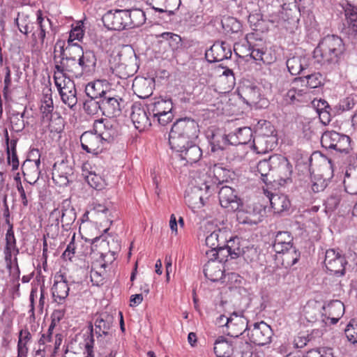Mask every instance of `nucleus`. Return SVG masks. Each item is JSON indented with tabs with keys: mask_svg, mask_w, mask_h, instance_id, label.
I'll return each mask as SVG.
<instances>
[{
	"mask_svg": "<svg viewBox=\"0 0 357 357\" xmlns=\"http://www.w3.org/2000/svg\"><path fill=\"white\" fill-rule=\"evenodd\" d=\"M345 51L342 39L335 35L325 36L313 51L314 62L324 66H334L339 63Z\"/></svg>",
	"mask_w": 357,
	"mask_h": 357,
	"instance_id": "f257e3e1",
	"label": "nucleus"
},
{
	"mask_svg": "<svg viewBox=\"0 0 357 357\" xmlns=\"http://www.w3.org/2000/svg\"><path fill=\"white\" fill-rule=\"evenodd\" d=\"M6 241L5 260L11 278V287L10 291L13 298H20V271L15 257L19 253V250L15 245L16 241L12 225H10L9 229L7 231Z\"/></svg>",
	"mask_w": 357,
	"mask_h": 357,
	"instance_id": "f03ea898",
	"label": "nucleus"
},
{
	"mask_svg": "<svg viewBox=\"0 0 357 357\" xmlns=\"http://www.w3.org/2000/svg\"><path fill=\"white\" fill-rule=\"evenodd\" d=\"M36 15V22L28 23L24 27V34L26 36L28 45H30L32 52H37L40 50L43 45L47 29L51 28L52 26L50 19L43 17L40 10H37Z\"/></svg>",
	"mask_w": 357,
	"mask_h": 357,
	"instance_id": "7ed1b4c3",
	"label": "nucleus"
},
{
	"mask_svg": "<svg viewBox=\"0 0 357 357\" xmlns=\"http://www.w3.org/2000/svg\"><path fill=\"white\" fill-rule=\"evenodd\" d=\"M173 102L171 98H159L148 104V111L153 121L162 126L171 123L174 119Z\"/></svg>",
	"mask_w": 357,
	"mask_h": 357,
	"instance_id": "20e7f679",
	"label": "nucleus"
},
{
	"mask_svg": "<svg viewBox=\"0 0 357 357\" xmlns=\"http://www.w3.org/2000/svg\"><path fill=\"white\" fill-rule=\"evenodd\" d=\"M351 139L349 136L335 131H326L321 137L323 148L331 149L340 153H349Z\"/></svg>",
	"mask_w": 357,
	"mask_h": 357,
	"instance_id": "39448f33",
	"label": "nucleus"
},
{
	"mask_svg": "<svg viewBox=\"0 0 357 357\" xmlns=\"http://www.w3.org/2000/svg\"><path fill=\"white\" fill-rule=\"evenodd\" d=\"M114 323V317L107 313L102 312L96 314L95 317V333L97 336L98 341L102 343L103 347L104 340L109 342L113 339L112 326Z\"/></svg>",
	"mask_w": 357,
	"mask_h": 357,
	"instance_id": "423d86ee",
	"label": "nucleus"
},
{
	"mask_svg": "<svg viewBox=\"0 0 357 357\" xmlns=\"http://www.w3.org/2000/svg\"><path fill=\"white\" fill-rule=\"evenodd\" d=\"M54 79L61 100L72 109L77 102V91L74 82L69 78L60 77L56 75H54Z\"/></svg>",
	"mask_w": 357,
	"mask_h": 357,
	"instance_id": "0eeeda50",
	"label": "nucleus"
},
{
	"mask_svg": "<svg viewBox=\"0 0 357 357\" xmlns=\"http://www.w3.org/2000/svg\"><path fill=\"white\" fill-rule=\"evenodd\" d=\"M273 171L272 177L277 178L280 185L292 182L293 167L287 158L281 155H272Z\"/></svg>",
	"mask_w": 357,
	"mask_h": 357,
	"instance_id": "6e6552de",
	"label": "nucleus"
},
{
	"mask_svg": "<svg viewBox=\"0 0 357 357\" xmlns=\"http://www.w3.org/2000/svg\"><path fill=\"white\" fill-rule=\"evenodd\" d=\"M324 264L328 271L340 277L345 274L347 261L339 252H336L334 249H329L326 252Z\"/></svg>",
	"mask_w": 357,
	"mask_h": 357,
	"instance_id": "1a4fd4ad",
	"label": "nucleus"
},
{
	"mask_svg": "<svg viewBox=\"0 0 357 357\" xmlns=\"http://www.w3.org/2000/svg\"><path fill=\"white\" fill-rule=\"evenodd\" d=\"M93 130L102 141L107 142H112L119 135L118 125L112 118L96 120Z\"/></svg>",
	"mask_w": 357,
	"mask_h": 357,
	"instance_id": "9d476101",
	"label": "nucleus"
},
{
	"mask_svg": "<svg viewBox=\"0 0 357 357\" xmlns=\"http://www.w3.org/2000/svg\"><path fill=\"white\" fill-rule=\"evenodd\" d=\"M212 186L209 182L204 180L201 185L193 186L190 192H188L185 198L188 202L193 205L194 207L200 208L205 204L211 194Z\"/></svg>",
	"mask_w": 357,
	"mask_h": 357,
	"instance_id": "9b49d317",
	"label": "nucleus"
},
{
	"mask_svg": "<svg viewBox=\"0 0 357 357\" xmlns=\"http://www.w3.org/2000/svg\"><path fill=\"white\" fill-rule=\"evenodd\" d=\"M248 333L250 340L259 346H264L270 344L273 335V331L269 325L264 321L256 322L253 328Z\"/></svg>",
	"mask_w": 357,
	"mask_h": 357,
	"instance_id": "f8f14e48",
	"label": "nucleus"
},
{
	"mask_svg": "<svg viewBox=\"0 0 357 357\" xmlns=\"http://www.w3.org/2000/svg\"><path fill=\"white\" fill-rule=\"evenodd\" d=\"M102 21L109 30L121 31L128 29L126 10H110L103 15Z\"/></svg>",
	"mask_w": 357,
	"mask_h": 357,
	"instance_id": "ddd939ff",
	"label": "nucleus"
},
{
	"mask_svg": "<svg viewBox=\"0 0 357 357\" xmlns=\"http://www.w3.org/2000/svg\"><path fill=\"white\" fill-rule=\"evenodd\" d=\"M123 102V99L115 96L114 91L110 90L105 97L100 100L101 112L103 115L109 118L119 116L121 113Z\"/></svg>",
	"mask_w": 357,
	"mask_h": 357,
	"instance_id": "4468645a",
	"label": "nucleus"
},
{
	"mask_svg": "<svg viewBox=\"0 0 357 357\" xmlns=\"http://www.w3.org/2000/svg\"><path fill=\"white\" fill-rule=\"evenodd\" d=\"M171 130L180 133L195 141L199 132V125L193 119L189 117L177 119L172 125Z\"/></svg>",
	"mask_w": 357,
	"mask_h": 357,
	"instance_id": "2eb2a0df",
	"label": "nucleus"
},
{
	"mask_svg": "<svg viewBox=\"0 0 357 357\" xmlns=\"http://www.w3.org/2000/svg\"><path fill=\"white\" fill-rule=\"evenodd\" d=\"M70 287L66 276L59 272L54 278V284L51 289L53 301L59 305L64 303L69 294Z\"/></svg>",
	"mask_w": 357,
	"mask_h": 357,
	"instance_id": "dca6fc26",
	"label": "nucleus"
},
{
	"mask_svg": "<svg viewBox=\"0 0 357 357\" xmlns=\"http://www.w3.org/2000/svg\"><path fill=\"white\" fill-rule=\"evenodd\" d=\"M241 252L238 244L236 245H226V243L222 244L215 250H206V255L210 260H218L220 262L228 261L229 257L231 259H235L239 256Z\"/></svg>",
	"mask_w": 357,
	"mask_h": 357,
	"instance_id": "f3484780",
	"label": "nucleus"
},
{
	"mask_svg": "<svg viewBox=\"0 0 357 357\" xmlns=\"http://www.w3.org/2000/svg\"><path fill=\"white\" fill-rule=\"evenodd\" d=\"M298 13L282 9L278 15L272 16L271 22H276L277 26L284 29L287 31L292 33L298 27Z\"/></svg>",
	"mask_w": 357,
	"mask_h": 357,
	"instance_id": "a211bd4d",
	"label": "nucleus"
},
{
	"mask_svg": "<svg viewBox=\"0 0 357 357\" xmlns=\"http://www.w3.org/2000/svg\"><path fill=\"white\" fill-rule=\"evenodd\" d=\"M231 56L230 45L226 42H216L205 53L206 59L209 63L219 62Z\"/></svg>",
	"mask_w": 357,
	"mask_h": 357,
	"instance_id": "6ab92c4d",
	"label": "nucleus"
},
{
	"mask_svg": "<svg viewBox=\"0 0 357 357\" xmlns=\"http://www.w3.org/2000/svg\"><path fill=\"white\" fill-rule=\"evenodd\" d=\"M218 197L221 206L227 208L228 211H236L239 209L241 200L232 188L222 186L219 190Z\"/></svg>",
	"mask_w": 357,
	"mask_h": 357,
	"instance_id": "aec40b11",
	"label": "nucleus"
},
{
	"mask_svg": "<svg viewBox=\"0 0 357 357\" xmlns=\"http://www.w3.org/2000/svg\"><path fill=\"white\" fill-rule=\"evenodd\" d=\"M73 174L72 167L67 162L62 160L54 163L52 169V180L60 187L66 186Z\"/></svg>",
	"mask_w": 357,
	"mask_h": 357,
	"instance_id": "412c9836",
	"label": "nucleus"
},
{
	"mask_svg": "<svg viewBox=\"0 0 357 357\" xmlns=\"http://www.w3.org/2000/svg\"><path fill=\"white\" fill-rule=\"evenodd\" d=\"M148 105L143 106L141 104H134L132 106L131 120L135 127L139 132L144 130L151 126V119L147 114Z\"/></svg>",
	"mask_w": 357,
	"mask_h": 357,
	"instance_id": "4be33fe9",
	"label": "nucleus"
},
{
	"mask_svg": "<svg viewBox=\"0 0 357 357\" xmlns=\"http://www.w3.org/2000/svg\"><path fill=\"white\" fill-rule=\"evenodd\" d=\"M227 335L231 337H237L244 333L248 328V321L247 319L236 312H233L230 315V319L227 320Z\"/></svg>",
	"mask_w": 357,
	"mask_h": 357,
	"instance_id": "5701e85b",
	"label": "nucleus"
},
{
	"mask_svg": "<svg viewBox=\"0 0 357 357\" xmlns=\"http://www.w3.org/2000/svg\"><path fill=\"white\" fill-rule=\"evenodd\" d=\"M238 94L248 105H257L261 99L260 89L249 82H244L239 86Z\"/></svg>",
	"mask_w": 357,
	"mask_h": 357,
	"instance_id": "b1692460",
	"label": "nucleus"
},
{
	"mask_svg": "<svg viewBox=\"0 0 357 357\" xmlns=\"http://www.w3.org/2000/svg\"><path fill=\"white\" fill-rule=\"evenodd\" d=\"M278 144L277 137H264L257 134L253 139L252 149L259 154H264L273 150Z\"/></svg>",
	"mask_w": 357,
	"mask_h": 357,
	"instance_id": "393cba45",
	"label": "nucleus"
},
{
	"mask_svg": "<svg viewBox=\"0 0 357 357\" xmlns=\"http://www.w3.org/2000/svg\"><path fill=\"white\" fill-rule=\"evenodd\" d=\"M102 141L96 132H84L80 137L82 149L93 154L98 153Z\"/></svg>",
	"mask_w": 357,
	"mask_h": 357,
	"instance_id": "a878e982",
	"label": "nucleus"
},
{
	"mask_svg": "<svg viewBox=\"0 0 357 357\" xmlns=\"http://www.w3.org/2000/svg\"><path fill=\"white\" fill-rule=\"evenodd\" d=\"M108 83L106 81L96 80L88 83L85 87L86 96L91 99L102 100L110 91L107 89Z\"/></svg>",
	"mask_w": 357,
	"mask_h": 357,
	"instance_id": "bb28decb",
	"label": "nucleus"
},
{
	"mask_svg": "<svg viewBox=\"0 0 357 357\" xmlns=\"http://www.w3.org/2000/svg\"><path fill=\"white\" fill-rule=\"evenodd\" d=\"M324 77L320 73H314L303 77H296L293 80L294 85L306 86L312 89L320 87L324 85Z\"/></svg>",
	"mask_w": 357,
	"mask_h": 357,
	"instance_id": "cd10ccee",
	"label": "nucleus"
},
{
	"mask_svg": "<svg viewBox=\"0 0 357 357\" xmlns=\"http://www.w3.org/2000/svg\"><path fill=\"white\" fill-rule=\"evenodd\" d=\"M234 349V342L224 336H219L214 342L213 351L217 357H230Z\"/></svg>",
	"mask_w": 357,
	"mask_h": 357,
	"instance_id": "c85d7f7f",
	"label": "nucleus"
},
{
	"mask_svg": "<svg viewBox=\"0 0 357 357\" xmlns=\"http://www.w3.org/2000/svg\"><path fill=\"white\" fill-rule=\"evenodd\" d=\"M181 160H185L187 163H195L198 162L202 155V151L200 147L195 143L177 152Z\"/></svg>",
	"mask_w": 357,
	"mask_h": 357,
	"instance_id": "c756f323",
	"label": "nucleus"
},
{
	"mask_svg": "<svg viewBox=\"0 0 357 357\" xmlns=\"http://www.w3.org/2000/svg\"><path fill=\"white\" fill-rule=\"evenodd\" d=\"M230 234V231L226 229H218L211 232L206 237V245L210 249L208 250H215L222 244L227 243V236Z\"/></svg>",
	"mask_w": 357,
	"mask_h": 357,
	"instance_id": "7c9ffc66",
	"label": "nucleus"
},
{
	"mask_svg": "<svg viewBox=\"0 0 357 357\" xmlns=\"http://www.w3.org/2000/svg\"><path fill=\"white\" fill-rule=\"evenodd\" d=\"M78 59H64L60 60L59 63L55 65V68L59 73L63 74L66 72L72 73L76 77L82 76V71L79 70Z\"/></svg>",
	"mask_w": 357,
	"mask_h": 357,
	"instance_id": "2f4dec72",
	"label": "nucleus"
},
{
	"mask_svg": "<svg viewBox=\"0 0 357 357\" xmlns=\"http://www.w3.org/2000/svg\"><path fill=\"white\" fill-rule=\"evenodd\" d=\"M293 237L289 231H279L275 236L273 248L275 252H281L285 250L294 248Z\"/></svg>",
	"mask_w": 357,
	"mask_h": 357,
	"instance_id": "473e14b6",
	"label": "nucleus"
},
{
	"mask_svg": "<svg viewBox=\"0 0 357 357\" xmlns=\"http://www.w3.org/2000/svg\"><path fill=\"white\" fill-rule=\"evenodd\" d=\"M288 71L292 75L301 74L308 67L307 59L303 56H294L288 59L286 61Z\"/></svg>",
	"mask_w": 357,
	"mask_h": 357,
	"instance_id": "72a5a7b5",
	"label": "nucleus"
},
{
	"mask_svg": "<svg viewBox=\"0 0 357 357\" xmlns=\"http://www.w3.org/2000/svg\"><path fill=\"white\" fill-rule=\"evenodd\" d=\"M194 140L177 133V132L171 130L169 134V144L172 150L176 152L181 151L185 146L191 144Z\"/></svg>",
	"mask_w": 357,
	"mask_h": 357,
	"instance_id": "f704fd0d",
	"label": "nucleus"
},
{
	"mask_svg": "<svg viewBox=\"0 0 357 357\" xmlns=\"http://www.w3.org/2000/svg\"><path fill=\"white\" fill-rule=\"evenodd\" d=\"M127 15L128 29L139 27L146 22L145 13L139 8L126 10Z\"/></svg>",
	"mask_w": 357,
	"mask_h": 357,
	"instance_id": "c9c22d12",
	"label": "nucleus"
},
{
	"mask_svg": "<svg viewBox=\"0 0 357 357\" xmlns=\"http://www.w3.org/2000/svg\"><path fill=\"white\" fill-rule=\"evenodd\" d=\"M269 199L271 208L277 213L288 210L291 206L289 198L284 194H272Z\"/></svg>",
	"mask_w": 357,
	"mask_h": 357,
	"instance_id": "e433bc0d",
	"label": "nucleus"
},
{
	"mask_svg": "<svg viewBox=\"0 0 357 357\" xmlns=\"http://www.w3.org/2000/svg\"><path fill=\"white\" fill-rule=\"evenodd\" d=\"M40 110L41 112L42 121L43 123L50 122L51 119L53 116L52 112L54 110L51 93L43 94V98L41 99Z\"/></svg>",
	"mask_w": 357,
	"mask_h": 357,
	"instance_id": "4c0bfd02",
	"label": "nucleus"
},
{
	"mask_svg": "<svg viewBox=\"0 0 357 357\" xmlns=\"http://www.w3.org/2000/svg\"><path fill=\"white\" fill-rule=\"evenodd\" d=\"M78 63L82 75L84 73H89L94 69L96 64V58L93 52L90 51L84 52V50H82L78 59Z\"/></svg>",
	"mask_w": 357,
	"mask_h": 357,
	"instance_id": "58836bf2",
	"label": "nucleus"
},
{
	"mask_svg": "<svg viewBox=\"0 0 357 357\" xmlns=\"http://www.w3.org/2000/svg\"><path fill=\"white\" fill-rule=\"evenodd\" d=\"M276 253L280 255L281 264L285 268H290L296 264L301 256L300 252L295 247Z\"/></svg>",
	"mask_w": 357,
	"mask_h": 357,
	"instance_id": "ea45409f",
	"label": "nucleus"
},
{
	"mask_svg": "<svg viewBox=\"0 0 357 357\" xmlns=\"http://www.w3.org/2000/svg\"><path fill=\"white\" fill-rule=\"evenodd\" d=\"M344 14L350 34L357 36V7L348 3L344 8Z\"/></svg>",
	"mask_w": 357,
	"mask_h": 357,
	"instance_id": "a19ab883",
	"label": "nucleus"
},
{
	"mask_svg": "<svg viewBox=\"0 0 357 357\" xmlns=\"http://www.w3.org/2000/svg\"><path fill=\"white\" fill-rule=\"evenodd\" d=\"M252 36H247V45L250 56L255 61H262L263 63H269L265 58L266 50L260 47L259 44L250 41Z\"/></svg>",
	"mask_w": 357,
	"mask_h": 357,
	"instance_id": "79ce46f5",
	"label": "nucleus"
},
{
	"mask_svg": "<svg viewBox=\"0 0 357 357\" xmlns=\"http://www.w3.org/2000/svg\"><path fill=\"white\" fill-rule=\"evenodd\" d=\"M6 138L7 144L6 152L8 156V162L12 165L13 170H16L19 167V160L16 153V144L17 139H12L10 141H9L7 132Z\"/></svg>",
	"mask_w": 357,
	"mask_h": 357,
	"instance_id": "37998d69",
	"label": "nucleus"
},
{
	"mask_svg": "<svg viewBox=\"0 0 357 357\" xmlns=\"http://www.w3.org/2000/svg\"><path fill=\"white\" fill-rule=\"evenodd\" d=\"M210 144L211 146V151L215 152L218 150H226L229 145H233V142H231L229 135H217L213 134Z\"/></svg>",
	"mask_w": 357,
	"mask_h": 357,
	"instance_id": "c03bdc74",
	"label": "nucleus"
},
{
	"mask_svg": "<svg viewBox=\"0 0 357 357\" xmlns=\"http://www.w3.org/2000/svg\"><path fill=\"white\" fill-rule=\"evenodd\" d=\"M204 273L205 277L212 282H218L222 279L223 271L220 266L213 261L204 266Z\"/></svg>",
	"mask_w": 357,
	"mask_h": 357,
	"instance_id": "a18cd8bd",
	"label": "nucleus"
},
{
	"mask_svg": "<svg viewBox=\"0 0 357 357\" xmlns=\"http://www.w3.org/2000/svg\"><path fill=\"white\" fill-rule=\"evenodd\" d=\"M272 155L268 160H260L257 165V171L260 174L262 181L264 183L271 182L268 176L273 174V166L272 164Z\"/></svg>",
	"mask_w": 357,
	"mask_h": 357,
	"instance_id": "49530a36",
	"label": "nucleus"
},
{
	"mask_svg": "<svg viewBox=\"0 0 357 357\" xmlns=\"http://www.w3.org/2000/svg\"><path fill=\"white\" fill-rule=\"evenodd\" d=\"M6 73L4 78V89L6 91L12 82L18 83L21 78L22 71L20 66L13 64L11 68L6 67Z\"/></svg>",
	"mask_w": 357,
	"mask_h": 357,
	"instance_id": "de8ad7c7",
	"label": "nucleus"
},
{
	"mask_svg": "<svg viewBox=\"0 0 357 357\" xmlns=\"http://www.w3.org/2000/svg\"><path fill=\"white\" fill-rule=\"evenodd\" d=\"M231 139H236L237 140L232 142L233 145L246 144L250 141L252 137V132L250 128L244 127L238 130L235 135H229Z\"/></svg>",
	"mask_w": 357,
	"mask_h": 357,
	"instance_id": "09e8293b",
	"label": "nucleus"
},
{
	"mask_svg": "<svg viewBox=\"0 0 357 357\" xmlns=\"http://www.w3.org/2000/svg\"><path fill=\"white\" fill-rule=\"evenodd\" d=\"M221 24L222 29L227 33H238L241 31V23L233 17H224Z\"/></svg>",
	"mask_w": 357,
	"mask_h": 357,
	"instance_id": "8fccbe9b",
	"label": "nucleus"
},
{
	"mask_svg": "<svg viewBox=\"0 0 357 357\" xmlns=\"http://www.w3.org/2000/svg\"><path fill=\"white\" fill-rule=\"evenodd\" d=\"M76 220V213L73 207L62 210L61 215V227L68 231Z\"/></svg>",
	"mask_w": 357,
	"mask_h": 357,
	"instance_id": "3c124183",
	"label": "nucleus"
},
{
	"mask_svg": "<svg viewBox=\"0 0 357 357\" xmlns=\"http://www.w3.org/2000/svg\"><path fill=\"white\" fill-rule=\"evenodd\" d=\"M342 199V190H334L324 202L326 211L332 212L338 206Z\"/></svg>",
	"mask_w": 357,
	"mask_h": 357,
	"instance_id": "603ef678",
	"label": "nucleus"
},
{
	"mask_svg": "<svg viewBox=\"0 0 357 357\" xmlns=\"http://www.w3.org/2000/svg\"><path fill=\"white\" fill-rule=\"evenodd\" d=\"M74 33H72L68 38V48L66 50L64 59H78L83 50L81 45L77 43H73L74 39L72 38Z\"/></svg>",
	"mask_w": 357,
	"mask_h": 357,
	"instance_id": "864d4df0",
	"label": "nucleus"
},
{
	"mask_svg": "<svg viewBox=\"0 0 357 357\" xmlns=\"http://www.w3.org/2000/svg\"><path fill=\"white\" fill-rule=\"evenodd\" d=\"M287 357H335V356L333 349L331 347H323L319 349L310 350L305 355L296 354L288 356Z\"/></svg>",
	"mask_w": 357,
	"mask_h": 357,
	"instance_id": "5fc2aeb1",
	"label": "nucleus"
},
{
	"mask_svg": "<svg viewBox=\"0 0 357 357\" xmlns=\"http://www.w3.org/2000/svg\"><path fill=\"white\" fill-rule=\"evenodd\" d=\"M344 334L350 343L357 344V319L350 320L344 329Z\"/></svg>",
	"mask_w": 357,
	"mask_h": 357,
	"instance_id": "6e6d98bb",
	"label": "nucleus"
},
{
	"mask_svg": "<svg viewBox=\"0 0 357 357\" xmlns=\"http://www.w3.org/2000/svg\"><path fill=\"white\" fill-rule=\"evenodd\" d=\"M133 86L136 87L137 90L140 93L138 94V96L142 98L149 97L152 93V87L150 86V82L147 79L136 80Z\"/></svg>",
	"mask_w": 357,
	"mask_h": 357,
	"instance_id": "4d7b16f0",
	"label": "nucleus"
},
{
	"mask_svg": "<svg viewBox=\"0 0 357 357\" xmlns=\"http://www.w3.org/2000/svg\"><path fill=\"white\" fill-rule=\"evenodd\" d=\"M326 307L330 316L342 317L344 313V305L339 300L331 301Z\"/></svg>",
	"mask_w": 357,
	"mask_h": 357,
	"instance_id": "13d9d810",
	"label": "nucleus"
},
{
	"mask_svg": "<svg viewBox=\"0 0 357 357\" xmlns=\"http://www.w3.org/2000/svg\"><path fill=\"white\" fill-rule=\"evenodd\" d=\"M157 37L169 41V44L173 50L178 49L181 45V38L176 33L172 32H164L158 35Z\"/></svg>",
	"mask_w": 357,
	"mask_h": 357,
	"instance_id": "bf43d9fd",
	"label": "nucleus"
},
{
	"mask_svg": "<svg viewBox=\"0 0 357 357\" xmlns=\"http://www.w3.org/2000/svg\"><path fill=\"white\" fill-rule=\"evenodd\" d=\"M86 180L91 188L98 190L102 189L106 185L105 180L100 175L93 173H89Z\"/></svg>",
	"mask_w": 357,
	"mask_h": 357,
	"instance_id": "052dcab7",
	"label": "nucleus"
},
{
	"mask_svg": "<svg viewBox=\"0 0 357 357\" xmlns=\"http://www.w3.org/2000/svg\"><path fill=\"white\" fill-rule=\"evenodd\" d=\"M96 100L89 98L84 102V109L88 114L93 115L97 114L99 110L101 111L100 100L98 101Z\"/></svg>",
	"mask_w": 357,
	"mask_h": 357,
	"instance_id": "680f3d73",
	"label": "nucleus"
},
{
	"mask_svg": "<svg viewBox=\"0 0 357 357\" xmlns=\"http://www.w3.org/2000/svg\"><path fill=\"white\" fill-rule=\"evenodd\" d=\"M56 118L54 119L52 118L50 122H47L49 123V130L51 132H60L64 127L63 119L62 117L58 113H56Z\"/></svg>",
	"mask_w": 357,
	"mask_h": 357,
	"instance_id": "e2e57ef3",
	"label": "nucleus"
},
{
	"mask_svg": "<svg viewBox=\"0 0 357 357\" xmlns=\"http://www.w3.org/2000/svg\"><path fill=\"white\" fill-rule=\"evenodd\" d=\"M75 238V234H73L71 241H70V243L67 245L66 249L61 255L62 259L65 261L69 260L71 261L73 260V258L75 257L76 250Z\"/></svg>",
	"mask_w": 357,
	"mask_h": 357,
	"instance_id": "0e129e2a",
	"label": "nucleus"
},
{
	"mask_svg": "<svg viewBox=\"0 0 357 357\" xmlns=\"http://www.w3.org/2000/svg\"><path fill=\"white\" fill-rule=\"evenodd\" d=\"M257 134H263L264 137H277L274 126L268 121H265L258 130Z\"/></svg>",
	"mask_w": 357,
	"mask_h": 357,
	"instance_id": "69168bd1",
	"label": "nucleus"
},
{
	"mask_svg": "<svg viewBox=\"0 0 357 357\" xmlns=\"http://www.w3.org/2000/svg\"><path fill=\"white\" fill-rule=\"evenodd\" d=\"M213 175L219 183H222L227 181V176L229 171L222 168L219 165H215L213 167Z\"/></svg>",
	"mask_w": 357,
	"mask_h": 357,
	"instance_id": "338daca9",
	"label": "nucleus"
},
{
	"mask_svg": "<svg viewBox=\"0 0 357 357\" xmlns=\"http://www.w3.org/2000/svg\"><path fill=\"white\" fill-rule=\"evenodd\" d=\"M328 185V181L323 178H315L312 182L311 189L314 192H319L323 191Z\"/></svg>",
	"mask_w": 357,
	"mask_h": 357,
	"instance_id": "774afa93",
	"label": "nucleus"
}]
</instances>
